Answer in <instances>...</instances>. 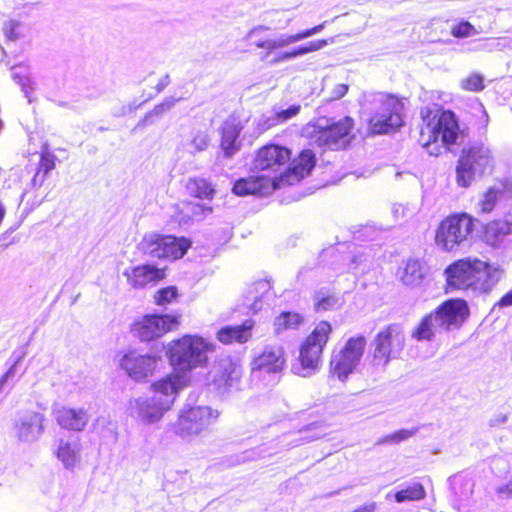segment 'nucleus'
Here are the masks:
<instances>
[{
	"instance_id": "1",
	"label": "nucleus",
	"mask_w": 512,
	"mask_h": 512,
	"mask_svg": "<svg viewBox=\"0 0 512 512\" xmlns=\"http://www.w3.org/2000/svg\"><path fill=\"white\" fill-rule=\"evenodd\" d=\"M470 315L464 299L452 298L441 303L433 312L424 316L411 337L417 341H433L438 331L458 330Z\"/></svg>"
},
{
	"instance_id": "2",
	"label": "nucleus",
	"mask_w": 512,
	"mask_h": 512,
	"mask_svg": "<svg viewBox=\"0 0 512 512\" xmlns=\"http://www.w3.org/2000/svg\"><path fill=\"white\" fill-rule=\"evenodd\" d=\"M432 111L428 108L421 111L424 126L421 128L419 142L430 155H439L443 146L457 144L463 135L453 112L442 111L439 116L430 118Z\"/></svg>"
},
{
	"instance_id": "3",
	"label": "nucleus",
	"mask_w": 512,
	"mask_h": 512,
	"mask_svg": "<svg viewBox=\"0 0 512 512\" xmlns=\"http://www.w3.org/2000/svg\"><path fill=\"white\" fill-rule=\"evenodd\" d=\"M151 397H138L130 400L129 414L143 422L153 424L159 421L175 401L179 386L172 377L155 382Z\"/></svg>"
},
{
	"instance_id": "4",
	"label": "nucleus",
	"mask_w": 512,
	"mask_h": 512,
	"mask_svg": "<svg viewBox=\"0 0 512 512\" xmlns=\"http://www.w3.org/2000/svg\"><path fill=\"white\" fill-rule=\"evenodd\" d=\"M494 167V157L489 146L481 141L467 143L461 150L456 165V183L468 188L489 174Z\"/></svg>"
},
{
	"instance_id": "5",
	"label": "nucleus",
	"mask_w": 512,
	"mask_h": 512,
	"mask_svg": "<svg viewBox=\"0 0 512 512\" xmlns=\"http://www.w3.org/2000/svg\"><path fill=\"white\" fill-rule=\"evenodd\" d=\"M354 120L346 116L335 121L331 118H319L315 123L308 124L303 133L311 142L323 150L345 149L352 139L351 131Z\"/></svg>"
},
{
	"instance_id": "6",
	"label": "nucleus",
	"mask_w": 512,
	"mask_h": 512,
	"mask_svg": "<svg viewBox=\"0 0 512 512\" xmlns=\"http://www.w3.org/2000/svg\"><path fill=\"white\" fill-rule=\"evenodd\" d=\"M213 348L214 345L202 337L185 335L170 343L167 354L174 369L185 372L203 367Z\"/></svg>"
},
{
	"instance_id": "7",
	"label": "nucleus",
	"mask_w": 512,
	"mask_h": 512,
	"mask_svg": "<svg viewBox=\"0 0 512 512\" xmlns=\"http://www.w3.org/2000/svg\"><path fill=\"white\" fill-rule=\"evenodd\" d=\"M369 130L372 134H388L403 125V103L394 95L376 93L369 100Z\"/></svg>"
},
{
	"instance_id": "8",
	"label": "nucleus",
	"mask_w": 512,
	"mask_h": 512,
	"mask_svg": "<svg viewBox=\"0 0 512 512\" xmlns=\"http://www.w3.org/2000/svg\"><path fill=\"white\" fill-rule=\"evenodd\" d=\"M476 221L467 213L453 214L445 218L436 230L437 246L447 252L467 248L471 244Z\"/></svg>"
},
{
	"instance_id": "9",
	"label": "nucleus",
	"mask_w": 512,
	"mask_h": 512,
	"mask_svg": "<svg viewBox=\"0 0 512 512\" xmlns=\"http://www.w3.org/2000/svg\"><path fill=\"white\" fill-rule=\"evenodd\" d=\"M331 332L332 326L327 321L316 325L302 344L297 362L292 365L294 374L309 377L319 369L320 357Z\"/></svg>"
},
{
	"instance_id": "10",
	"label": "nucleus",
	"mask_w": 512,
	"mask_h": 512,
	"mask_svg": "<svg viewBox=\"0 0 512 512\" xmlns=\"http://www.w3.org/2000/svg\"><path fill=\"white\" fill-rule=\"evenodd\" d=\"M251 375L254 379L265 381L266 385H274L278 382L282 371L286 366V354L282 345H264L252 360Z\"/></svg>"
},
{
	"instance_id": "11",
	"label": "nucleus",
	"mask_w": 512,
	"mask_h": 512,
	"mask_svg": "<svg viewBox=\"0 0 512 512\" xmlns=\"http://www.w3.org/2000/svg\"><path fill=\"white\" fill-rule=\"evenodd\" d=\"M374 347L372 363L386 367L391 359L397 358L405 346V334L401 324L392 323L380 330L372 344Z\"/></svg>"
},
{
	"instance_id": "12",
	"label": "nucleus",
	"mask_w": 512,
	"mask_h": 512,
	"mask_svg": "<svg viewBox=\"0 0 512 512\" xmlns=\"http://www.w3.org/2000/svg\"><path fill=\"white\" fill-rule=\"evenodd\" d=\"M190 245L191 242L184 237L149 234L142 239L138 247L150 258L176 260L185 255Z\"/></svg>"
},
{
	"instance_id": "13",
	"label": "nucleus",
	"mask_w": 512,
	"mask_h": 512,
	"mask_svg": "<svg viewBox=\"0 0 512 512\" xmlns=\"http://www.w3.org/2000/svg\"><path fill=\"white\" fill-rule=\"evenodd\" d=\"M290 159L291 151L288 148L268 144L259 149L253 162V169L256 172H263L261 176L275 178L280 188L284 184V180H280V178L287 170Z\"/></svg>"
},
{
	"instance_id": "14",
	"label": "nucleus",
	"mask_w": 512,
	"mask_h": 512,
	"mask_svg": "<svg viewBox=\"0 0 512 512\" xmlns=\"http://www.w3.org/2000/svg\"><path fill=\"white\" fill-rule=\"evenodd\" d=\"M366 347V338L363 335L351 337L338 352L333 351L330 360V372L340 381H345L356 369Z\"/></svg>"
},
{
	"instance_id": "15",
	"label": "nucleus",
	"mask_w": 512,
	"mask_h": 512,
	"mask_svg": "<svg viewBox=\"0 0 512 512\" xmlns=\"http://www.w3.org/2000/svg\"><path fill=\"white\" fill-rule=\"evenodd\" d=\"M179 324L178 316L170 314H147L131 325V334L141 342L154 341Z\"/></svg>"
},
{
	"instance_id": "16",
	"label": "nucleus",
	"mask_w": 512,
	"mask_h": 512,
	"mask_svg": "<svg viewBox=\"0 0 512 512\" xmlns=\"http://www.w3.org/2000/svg\"><path fill=\"white\" fill-rule=\"evenodd\" d=\"M219 416L217 410L207 406H195L184 410L174 425L175 434L188 438L202 432Z\"/></svg>"
},
{
	"instance_id": "17",
	"label": "nucleus",
	"mask_w": 512,
	"mask_h": 512,
	"mask_svg": "<svg viewBox=\"0 0 512 512\" xmlns=\"http://www.w3.org/2000/svg\"><path fill=\"white\" fill-rule=\"evenodd\" d=\"M476 261L477 258H463L454 261L444 270L447 290H463L477 295L476 293Z\"/></svg>"
},
{
	"instance_id": "18",
	"label": "nucleus",
	"mask_w": 512,
	"mask_h": 512,
	"mask_svg": "<svg viewBox=\"0 0 512 512\" xmlns=\"http://www.w3.org/2000/svg\"><path fill=\"white\" fill-rule=\"evenodd\" d=\"M158 357L151 354H140L135 350L125 353L120 359V366L136 381H142L153 374Z\"/></svg>"
},
{
	"instance_id": "19",
	"label": "nucleus",
	"mask_w": 512,
	"mask_h": 512,
	"mask_svg": "<svg viewBox=\"0 0 512 512\" xmlns=\"http://www.w3.org/2000/svg\"><path fill=\"white\" fill-rule=\"evenodd\" d=\"M45 416L35 411H25L15 421L16 437L21 442H34L44 432Z\"/></svg>"
},
{
	"instance_id": "20",
	"label": "nucleus",
	"mask_w": 512,
	"mask_h": 512,
	"mask_svg": "<svg viewBox=\"0 0 512 512\" xmlns=\"http://www.w3.org/2000/svg\"><path fill=\"white\" fill-rule=\"evenodd\" d=\"M484 240L494 248L506 249L512 244V214L488 223L484 231Z\"/></svg>"
},
{
	"instance_id": "21",
	"label": "nucleus",
	"mask_w": 512,
	"mask_h": 512,
	"mask_svg": "<svg viewBox=\"0 0 512 512\" xmlns=\"http://www.w3.org/2000/svg\"><path fill=\"white\" fill-rule=\"evenodd\" d=\"M278 188L279 184L275 178L257 175L237 180L233 185L232 191L236 195L246 196L251 194H266Z\"/></svg>"
},
{
	"instance_id": "22",
	"label": "nucleus",
	"mask_w": 512,
	"mask_h": 512,
	"mask_svg": "<svg viewBox=\"0 0 512 512\" xmlns=\"http://www.w3.org/2000/svg\"><path fill=\"white\" fill-rule=\"evenodd\" d=\"M209 375L219 389L229 388L240 378L241 370L230 357H223L216 362Z\"/></svg>"
},
{
	"instance_id": "23",
	"label": "nucleus",
	"mask_w": 512,
	"mask_h": 512,
	"mask_svg": "<svg viewBox=\"0 0 512 512\" xmlns=\"http://www.w3.org/2000/svg\"><path fill=\"white\" fill-rule=\"evenodd\" d=\"M502 275L503 270L500 266L492 265L477 258L475 271L477 295L490 293L500 281Z\"/></svg>"
},
{
	"instance_id": "24",
	"label": "nucleus",
	"mask_w": 512,
	"mask_h": 512,
	"mask_svg": "<svg viewBox=\"0 0 512 512\" xmlns=\"http://www.w3.org/2000/svg\"><path fill=\"white\" fill-rule=\"evenodd\" d=\"M316 164L315 154L311 150H303L299 158L293 161L287 170L282 174L280 180H284V184L292 185L304 177L308 176Z\"/></svg>"
},
{
	"instance_id": "25",
	"label": "nucleus",
	"mask_w": 512,
	"mask_h": 512,
	"mask_svg": "<svg viewBox=\"0 0 512 512\" xmlns=\"http://www.w3.org/2000/svg\"><path fill=\"white\" fill-rule=\"evenodd\" d=\"M450 485V501L452 505L460 510L469 504L474 490V481L462 474H456L448 479Z\"/></svg>"
},
{
	"instance_id": "26",
	"label": "nucleus",
	"mask_w": 512,
	"mask_h": 512,
	"mask_svg": "<svg viewBox=\"0 0 512 512\" xmlns=\"http://www.w3.org/2000/svg\"><path fill=\"white\" fill-rule=\"evenodd\" d=\"M241 130L242 126L236 119H228L223 123L221 148L225 157H232L240 149L238 138Z\"/></svg>"
},
{
	"instance_id": "27",
	"label": "nucleus",
	"mask_w": 512,
	"mask_h": 512,
	"mask_svg": "<svg viewBox=\"0 0 512 512\" xmlns=\"http://www.w3.org/2000/svg\"><path fill=\"white\" fill-rule=\"evenodd\" d=\"M128 282L136 289L144 288L151 282H155L163 278V272L152 265H142L134 267L131 272L125 271Z\"/></svg>"
},
{
	"instance_id": "28",
	"label": "nucleus",
	"mask_w": 512,
	"mask_h": 512,
	"mask_svg": "<svg viewBox=\"0 0 512 512\" xmlns=\"http://www.w3.org/2000/svg\"><path fill=\"white\" fill-rule=\"evenodd\" d=\"M56 420L64 429L81 431L88 422V415L84 409L63 407L56 412Z\"/></svg>"
},
{
	"instance_id": "29",
	"label": "nucleus",
	"mask_w": 512,
	"mask_h": 512,
	"mask_svg": "<svg viewBox=\"0 0 512 512\" xmlns=\"http://www.w3.org/2000/svg\"><path fill=\"white\" fill-rule=\"evenodd\" d=\"M428 274L425 262L419 259H409L400 274L402 283L410 287H420Z\"/></svg>"
},
{
	"instance_id": "30",
	"label": "nucleus",
	"mask_w": 512,
	"mask_h": 512,
	"mask_svg": "<svg viewBox=\"0 0 512 512\" xmlns=\"http://www.w3.org/2000/svg\"><path fill=\"white\" fill-rule=\"evenodd\" d=\"M253 325L252 320H246L241 325H227L218 331L217 339L223 344L245 343L251 337Z\"/></svg>"
},
{
	"instance_id": "31",
	"label": "nucleus",
	"mask_w": 512,
	"mask_h": 512,
	"mask_svg": "<svg viewBox=\"0 0 512 512\" xmlns=\"http://www.w3.org/2000/svg\"><path fill=\"white\" fill-rule=\"evenodd\" d=\"M312 301L317 313L332 311L342 305L339 294L329 287H321L315 290L312 294Z\"/></svg>"
},
{
	"instance_id": "32",
	"label": "nucleus",
	"mask_w": 512,
	"mask_h": 512,
	"mask_svg": "<svg viewBox=\"0 0 512 512\" xmlns=\"http://www.w3.org/2000/svg\"><path fill=\"white\" fill-rule=\"evenodd\" d=\"M57 458L66 469H72L80 460V444L77 440L61 439L57 449Z\"/></svg>"
},
{
	"instance_id": "33",
	"label": "nucleus",
	"mask_w": 512,
	"mask_h": 512,
	"mask_svg": "<svg viewBox=\"0 0 512 512\" xmlns=\"http://www.w3.org/2000/svg\"><path fill=\"white\" fill-rule=\"evenodd\" d=\"M209 145L210 137L207 132L198 129L192 130L189 138H187L182 144L184 150L193 156L205 151Z\"/></svg>"
},
{
	"instance_id": "34",
	"label": "nucleus",
	"mask_w": 512,
	"mask_h": 512,
	"mask_svg": "<svg viewBox=\"0 0 512 512\" xmlns=\"http://www.w3.org/2000/svg\"><path fill=\"white\" fill-rule=\"evenodd\" d=\"M326 45H327V41L326 40L310 41L309 43H307V44H305L303 46H299L297 48H294L291 51L282 52V53L278 54V56L272 62L273 63H278V62L289 61V60H292V59H294L296 57L302 56L304 54L320 50L323 47H325Z\"/></svg>"
},
{
	"instance_id": "35",
	"label": "nucleus",
	"mask_w": 512,
	"mask_h": 512,
	"mask_svg": "<svg viewBox=\"0 0 512 512\" xmlns=\"http://www.w3.org/2000/svg\"><path fill=\"white\" fill-rule=\"evenodd\" d=\"M303 322V317L296 312H283L274 320V331L276 334L290 329H297Z\"/></svg>"
},
{
	"instance_id": "36",
	"label": "nucleus",
	"mask_w": 512,
	"mask_h": 512,
	"mask_svg": "<svg viewBox=\"0 0 512 512\" xmlns=\"http://www.w3.org/2000/svg\"><path fill=\"white\" fill-rule=\"evenodd\" d=\"M189 193L197 198L209 199L214 194V189L210 182L204 178L190 179L187 183Z\"/></svg>"
},
{
	"instance_id": "37",
	"label": "nucleus",
	"mask_w": 512,
	"mask_h": 512,
	"mask_svg": "<svg viewBox=\"0 0 512 512\" xmlns=\"http://www.w3.org/2000/svg\"><path fill=\"white\" fill-rule=\"evenodd\" d=\"M425 489L421 483L414 482L401 490L397 491L394 495L395 501L402 503L405 501L420 500L425 497Z\"/></svg>"
},
{
	"instance_id": "38",
	"label": "nucleus",
	"mask_w": 512,
	"mask_h": 512,
	"mask_svg": "<svg viewBox=\"0 0 512 512\" xmlns=\"http://www.w3.org/2000/svg\"><path fill=\"white\" fill-rule=\"evenodd\" d=\"M269 289H270V284L267 281L262 280V281H258L254 284L253 289H251L248 292V296H247V299L249 301L253 300L252 303L246 304V306L249 308L250 311H252L253 313H257L258 311H260L262 309L263 295L258 297L256 294L258 292H262V294H264Z\"/></svg>"
},
{
	"instance_id": "39",
	"label": "nucleus",
	"mask_w": 512,
	"mask_h": 512,
	"mask_svg": "<svg viewBox=\"0 0 512 512\" xmlns=\"http://www.w3.org/2000/svg\"><path fill=\"white\" fill-rule=\"evenodd\" d=\"M419 431V427H414L412 429H401L390 435L384 436L376 442V445L383 444H398L402 441H405L411 437H413Z\"/></svg>"
},
{
	"instance_id": "40",
	"label": "nucleus",
	"mask_w": 512,
	"mask_h": 512,
	"mask_svg": "<svg viewBox=\"0 0 512 512\" xmlns=\"http://www.w3.org/2000/svg\"><path fill=\"white\" fill-rule=\"evenodd\" d=\"M178 297L176 286L161 288L154 294V303L159 306H165L172 303Z\"/></svg>"
},
{
	"instance_id": "41",
	"label": "nucleus",
	"mask_w": 512,
	"mask_h": 512,
	"mask_svg": "<svg viewBox=\"0 0 512 512\" xmlns=\"http://www.w3.org/2000/svg\"><path fill=\"white\" fill-rule=\"evenodd\" d=\"M501 189L496 187H491L484 194L483 199L478 203L479 210L481 213H489L493 210L496 201L498 199V195L501 193Z\"/></svg>"
},
{
	"instance_id": "42",
	"label": "nucleus",
	"mask_w": 512,
	"mask_h": 512,
	"mask_svg": "<svg viewBox=\"0 0 512 512\" xmlns=\"http://www.w3.org/2000/svg\"><path fill=\"white\" fill-rule=\"evenodd\" d=\"M3 31L9 41H15L24 37V26L17 20H9L5 22Z\"/></svg>"
},
{
	"instance_id": "43",
	"label": "nucleus",
	"mask_w": 512,
	"mask_h": 512,
	"mask_svg": "<svg viewBox=\"0 0 512 512\" xmlns=\"http://www.w3.org/2000/svg\"><path fill=\"white\" fill-rule=\"evenodd\" d=\"M185 99V97L180 96L178 98L169 96L166 97L161 103L154 106V108L149 111L153 118H161L165 113L170 111L177 102Z\"/></svg>"
},
{
	"instance_id": "44",
	"label": "nucleus",
	"mask_w": 512,
	"mask_h": 512,
	"mask_svg": "<svg viewBox=\"0 0 512 512\" xmlns=\"http://www.w3.org/2000/svg\"><path fill=\"white\" fill-rule=\"evenodd\" d=\"M12 78L18 85L21 86V90L24 93V96L28 99V102L31 103L32 100L30 95L34 90L31 79L26 74L16 71V67L12 68Z\"/></svg>"
},
{
	"instance_id": "45",
	"label": "nucleus",
	"mask_w": 512,
	"mask_h": 512,
	"mask_svg": "<svg viewBox=\"0 0 512 512\" xmlns=\"http://www.w3.org/2000/svg\"><path fill=\"white\" fill-rule=\"evenodd\" d=\"M506 41L507 38H499V39H485V40H477L474 41L475 46L472 50L474 51H488L492 52L494 50H502L505 47V44L501 42Z\"/></svg>"
},
{
	"instance_id": "46",
	"label": "nucleus",
	"mask_w": 512,
	"mask_h": 512,
	"mask_svg": "<svg viewBox=\"0 0 512 512\" xmlns=\"http://www.w3.org/2000/svg\"><path fill=\"white\" fill-rule=\"evenodd\" d=\"M478 33L477 29L470 22L464 20L451 28V35L455 38H467Z\"/></svg>"
},
{
	"instance_id": "47",
	"label": "nucleus",
	"mask_w": 512,
	"mask_h": 512,
	"mask_svg": "<svg viewBox=\"0 0 512 512\" xmlns=\"http://www.w3.org/2000/svg\"><path fill=\"white\" fill-rule=\"evenodd\" d=\"M300 111V105H291L287 109L275 112L273 118H269V126H274L279 123H283L292 117L296 116Z\"/></svg>"
},
{
	"instance_id": "48",
	"label": "nucleus",
	"mask_w": 512,
	"mask_h": 512,
	"mask_svg": "<svg viewBox=\"0 0 512 512\" xmlns=\"http://www.w3.org/2000/svg\"><path fill=\"white\" fill-rule=\"evenodd\" d=\"M26 356V351L24 349L20 351H14L10 356L9 360L11 361V365L8 370L2 375L8 382L12 380L17 372L18 365L22 362V360Z\"/></svg>"
},
{
	"instance_id": "49",
	"label": "nucleus",
	"mask_w": 512,
	"mask_h": 512,
	"mask_svg": "<svg viewBox=\"0 0 512 512\" xmlns=\"http://www.w3.org/2000/svg\"><path fill=\"white\" fill-rule=\"evenodd\" d=\"M461 87L467 91L478 92L484 89L483 77L479 74H471L461 80Z\"/></svg>"
},
{
	"instance_id": "50",
	"label": "nucleus",
	"mask_w": 512,
	"mask_h": 512,
	"mask_svg": "<svg viewBox=\"0 0 512 512\" xmlns=\"http://www.w3.org/2000/svg\"><path fill=\"white\" fill-rule=\"evenodd\" d=\"M55 159L52 153L42 152L37 169L48 175L55 168Z\"/></svg>"
},
{
	"instance_id": "51",
	"label": "nucleus",
	"mask_w": 512,
	"mask_h": 512,
	"mask_svg": "<svg viewBox=\"0 0 512 512\" xmlns=\"http://www.w3.org/2000/svg\"><path fill=\"white\" fill-rule=\"evenodd\" d=\"M275 41L278 43L279 48H283L300 41V38L298 33L295 35L281 34L279 37L275 38Z\"/></svg>"
},
{
	"instance_id": "52",
	"label": "nucleus",
	"mask_w": 512,
	"mask_h": 512,
	"mask_svg": "<svg viewBox=\"0 0 512 512\" xmlns=\"http://www.w3.org/2000/svg\"><path fill=\"white\" fill-rule=\"evenodd\" d=\"M348 92V85L346 84H337L333 90H332V95H331V99L332 100H337V99H341L343 96H345V94Z\"/></svg>"
},
{
	"instance_id": "53",
	"label": "nucleus",
	"mask_w": 512,
	"mask_h": 512,
	"mask_svg": "<svg viewBox=\"0 0 512 512\" xmlns=\"http://www.w3.org/2000/svg\"><path fill=\"white\" fill-rule=\"evenodd\" d=\"M46 177H47V174H45L42 171L37 169L36 173L34 174L32 180H31L32 186L34 188L41 187L42 184L44 183Z\"/></svg>"
},
{
	"instance_id": "54",
	"label": "nucleus",
	"mask_w": 512,
	"mask_h": 512,
	"mask_svg": "<svg viewBox=\"0 0 512 512\" xmlns=\"http://www.w3.org/2000/svg\"><path fill=\"white\" fill-rule=\"evenodd\" d=\"M323 27H324V24H320L311 29H307L303 32L298 33L300 40H303L307 37L317 34L318 32H320L323 29Z\"/></svg>"
},
{
	"instance_id": "55",
	"label": "nucleus",
	"mask_w": 512,
	"mask_h": 512,
	"mask_svg": "<svg viewBox=\"0 0 512 512\" xmlns=\"http://www.w3.org/2000/svg\"><path fill=\"white\" fill-rule=\"evenodd\" d=\"M154 98L153 94H149L146 99H144L141 103H137L136 100L131 101L126 106V111L130 113H133L135 110H137L142 104L146 103L147 101Z\"/></svg>"
},
{
	"instance_id": "56",
	"label": "nucleus",
	"mask_w": 512,
	"mask_h": 512,
	"mask_svg": "<svg viewBox=\"0 0 512 512\" xmlns=\"http://www.w3.org/2000/svg\"><path fill=\"white\" fill-rule=\"evenodd\" d=\"M171 82L169 74L164 75L155 86L156 94L161 93Z\"/></svg>"
},
{
	"instance_id": "57",
	"label": "nucleus",
	"mask_w": 512,
	"mask_h": 512,
	"mask_svg": "<svg viewBox=\"0 0 512 512\" xmlns=\"http://www.w3.org/2000/svg\"><path fill=\"white\" fill-rule=\"evenodd\" d=\"M499 307L512 306V289L507 292L497 303Z\"/></svg>"
},
{
	"instance_id": "58",
	"label": "nucleus",
	"mask_w": 512,
	"mask_h": 512,
	"mask_svg": "<svg viewBox=\"0 0 512 512\" xmlns=\"http://www.w3.org/2000/svg\"><path fill=\"white\" fill-rule=\"evenodd\" d=\"M153 123V117L152 115L150 114V112H147L144 117L136 124V126L134 127V130L138 129V128H142V127H145L149 124H152Z\"/></svg>"
},
{
	"instance_id": "59",
	"label": "nucleus",
	"mask_w": 512,
	"mask_h": 512,
	"mask_svg": "<svg viewBox=\"0 0 512 512\" xmlns=\"http://www.w3.org/2000/svg\"><path fill=\"white\" fill-rule=\"evenodd\" d=\"M375 509L376 504L374 502H370L358 507L353 512H375Z\"/></svg>"
},
{
	"instance_id": "60",
	"label": "nucleus",
	"mask_w": 512,
	"mask_h": 512,
	"mask_svg": "<svg viewBox=\"0 0 512 512\" xmlns=\"http://www.w3.org/2000/svg\"><path fill=\"white\" fill-rule=\"evenodd\" d=\"M507 419H508V417L505 414L496 415L494 418H492L490 420V425L497 426V425L503 424L507 421Z\"/></svg>"
},
{
	"instance_id": "61",
	"label": "nucleus",
	"mask_w": 512,
	"mask_h": 512,
	"mask_svg": "<svg viewBox=\"0 0 512 512\" xmlns=\"http://www.w3.org/2000/svg\"><path fill=\"white\" fill-rule=\"evenodd\" d=\"M499 493L512 496V479L506 485L499 488Z\"/></svg>"
},
{
	"instance_id": "62",
	"label": "nucleus",
	"mask_w": 512,
	"mask_h": 512,
	"mask_svg": "<svg viewBox=\"0 0 512 512\" xmlns=\"http://www.w3.org/2000/svg\"><path fill=\"white\" fill-rule=\"evenodd\" d=\"M366 259H362V255H355L351 261V269H357Z\"/></svg>"
},
{
	"instance_id": "63",
	"label": "nucleus",
	"mask_w": 512,
	"mask_h": 512,
	"mask_svg": "<svg viewBox=\"0 0 512 512\" xmlns=\"http://www.w3.org/2000/svg\"><path fill=\"white\" fill-rule=\"evenodd\" d=\"M278 43H276L275 39H267L266 40V50L272 51L278 49Z\"/></svg>"
},
{
	"instance_id": "64",
	"label": "nucleus",
	"mask_w": 512,
	"mask_h": 512,
	"mask_svg": "<svg viewBox=\"0 0 512 512\" xmlns=\"http://www.w3.org/2000/svg\"><path fill=\"white\" fill-rule=\"evenodd\" d=\"M127 114H129V112L126 111V106L125 105H122L121 107H119L118 109H116L113 112V116L114 117H122V116H125Z\"/></svg>"
}]
</instances>
